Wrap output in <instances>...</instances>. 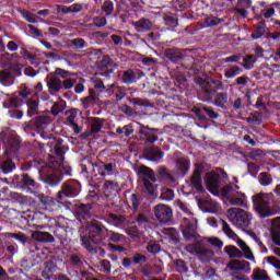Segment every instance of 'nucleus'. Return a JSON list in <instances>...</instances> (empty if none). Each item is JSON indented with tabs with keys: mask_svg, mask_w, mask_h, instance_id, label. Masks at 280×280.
Here are the masks:
<instances>
[{
	"mask_svg": "<svg viewBox=\"0 0 280 280\" xmlns=\"http://www.w3.org/2000/svg\"><path fill=\"white\" fill-rule=\"evenodd\" d=\"M37 170L39 180L48 185V187H58L62 183V175L58 174L51 166L47 165L43 160H30L22 162L21 172H30V170Z\"/></svg>",
	"mask_w": 280,
	"mask_h": 280,
	"instance_id": "obj_1",
	"label": "nucleus"
},
{
	"mask_svg": "<svg viewBox=\"0 0 280 280\" xmlns=\"http://www.w3.org/2000/svg\"><path fill=\"white\" fill-rule=\"evenodd\" d=\"M104 231L106 226L97 220H91L85 222V235H81V246L90 253V255H97L98 244L104 242Z\"/></svg>",
	"mask_w": 280,
	"mask_h": 280,
	"instance_id": "obj_2",
	"label": "nucleus"
},
{
	"mask_svg": "<svg viewBox=\"0 0 280 280\" xmlns=\"http://www.w3.org/2000/svg\"><path fill=\"white\" fill-rule=\"evenodd\" d=\"M196 84H199L201 89L198 95L201 102L213 104L217 108L226 110V104H229V92H218V90L211 88V84L207 83V80L202 77H198L196 79Z\"/></svg>",
	"mask_w": 280,
	"mask_h": 280,
	"instance_id": "obj_3",
	"label": "nucleus"
},
{
	"mask_svg": "<svg viewBox=\"0 0 280 280\" xmlns=\"http://www.w3.org/2000/svg\"><path fill=\"white\" fill-rule=\"evenodd\" d=\"M254 210L262 220L266 218H272L280 211L279 206L270 207V195L266 192H259L252 197Z\"/></svg>",
	"mask_w": 280,
	"mask_h": 280,
	"instance_id": "obj_4",
	"label": "nucleus"
},
{
	"mask_svg": "<svg viewBox=\"0 0 280 280\" xmlns=\"http://www.w3.org/2000/svg\"><path fill=\"white\" fill-rule=\"evenodd\" d=\"M229 180V174L221 167L206 173V187L212 196H220V188Z\"/></svg>",
	"mask_w": 280,
	"mask_h": 280,
	"instance_id": "obj_5",
	"label": "nucleus"
},
{
	"mask_svg": "<svg viewBox=\"0 0 280 280\" xmlns=\"http://www.w3.org/2000/svg\"><path fill=\"white\" fill-rule=\"evenodd\" d=\"M82 191V184L77 179H68L61 185V191L57 194L58 205L63 207H71V201H68L67 198H78Z\"/></svg>",
	"mask_w": 280,
	"mask_h": 280,
	"instance_id": "obj_6",
	"label": "nucleus"
},
{
	"mask_svg": "<svg viewBox=\"0 0 280 280\" xmlns=\"http://www.w3.org/2000/svg\"><path fill=\"white\" fill-rule=\"evenodd\" d=\"M0 141L5 145L4 156H13L19 159V150H21V136L16 135L15 131H1Z\"/></svg>",
	"mask_w": 280,
	"mask_h": 280,
	"instance_id": "obj_7",
	"label": "nucleus"
},
{
	"mask_svg": "<svg viewBox=\"0 0 280 280\" xmlns=\"http://www.w3.org/2000/svg\"><path fill=\"white\" fill-rule=\"evenodd\" d=\"M12 183L16 189H21L22 191H32L40 188V184L30 176L28 173L13 175Z\"/></svg>",
	"mask_w": 280,
	"mask_h": 280,
	"instance_id": "obj_8",
	"label": "nucleus"
},
{
	"mask_svg": "<svg viewBox=\"0 0 280 280\" xmlns=\"http://www.w3.org/2000/svg\"><path fill=\"white\" fill-rule=\"evenodd\" d=\"M185 250L186 253H189V255L198 257L202 264H205V261H209L210 257H213V250L206 248L202 241H197L192 244L186 245Z\"/></svg>",
	"mask_w": 280,
	"mask_h": 280,
	"instance_id": "obj_9",
	"label": "nucleus"
},
{
	"mask_svg": "<svg viewBox=\"0 0 280 280\" xmlns=\"http://www.w3.org/2000/svg\"><path fill=\"white\" fill-rule=\"evenodd\" d=\"M49 124V117L47 116H37L30 121H25L22 124V128L26 135H32L35 137V132H44L45 128H47Z\"/></svg>",
	"mask_w": 280,
	"mask_h": 280,
	"instance_id": "obj_10",
	"label": "nucleus"
},
{
	"mask_svg": "<svg viewBox=\"0 0 280 280\" xmlns=\"http://www.w3.org/2000/svg\"><path fill=\"white\" fill-rule=\"evenodd\" d=\"M229 213L234 215V218L231 219L232 223L238 226V229H242V231L245 232L246 229L250 226V215L245 210L241 208H230Z\"/></svg>",
	"mask_w": 280,
	"mask_h": 280,
	"instance_id": "obj_11",
	"label": "nucleus"
},
{
	"mask_svg": "<svg viewBox=\"0 0 280 280\" xmlns=\"http://www.w3.org/2000/svg\"><path fill=\"white\" fill-rule=\"evenodd\" d=\"M56 156H50L48 164L49 167H60L65 163V154L67 153V147L62 144V139H59L54 147Z\"/></svg>",
	"mask_w": 280,
	"mask_h": 280,
	"instance_id": "obj_12",
	"label": "nucleus"
},
{
	"mask_svg": "<svg viewBox=\"0 0 280 280\" xmlns=\"http://www.w3.org/2000/svg\"><path fill=\"white\" fill-rule=\"evenodd\" d=\"M140 141H145V143H156L159 141L160 129L150 128L148 126H140L139 128Z\"/></svg>",
	"mask_w": 280,
	"mask_h": 280,
	"instance_id": "obj_13",
	"label": "nucleus"
},
{
	"mask_svg": "<svg viewBox=\"0 0 280 280\" xmlns=\"http://www.w3.org/2000/svg\"><path fill=\"white\" fill-rule=\"evenodd\" d=\"M154 215L161 224H167L172 220V208L167 205L160 203L154 207Z\"/></svg>",
	"mask_w": 280,
	"mask_h": 280,
	"instance_id": "obj_14",
	"label": "nucleus"
},
{
	"mask_svg": "<svg viewBox=\"0 0 280 280\" xmlns=\"http://www.w3.org/2000/svg\"><path fill=\"white\" fill-rule=\"evenodd\" d=\"M145 73L139 69H127L122 71L121 82L122 84H137Z\"/></svg>",
	"mask_w": 280,
	"mask_h": 280,
	"instance_id": "obj_15",
	"label": "nucleus"
},
{
	"mask_svg": "<svg viewBox=\"0 0 280 280\" xmlns=\"http://www.w3.org/2000/svg\"><path fill=\"white\" fill-rule=\"evenodd\" d=\"M93 205L92 203H80L77 205L75 218L79 222H86L93 218Z\"/></svg>",
	"mask_w": 280,
	"mask_h": 280,
	"instance_id": "obj_16",
	"label": "nucleus"
},
{
	"mask_svg": "<svg viewBox=\"0 0 280 280\" xmlns=\"http://www.w3.org/2000/svg\"><path fill=\"white\" fill-rule=\"evenodd\" d=\"M190 187L196 189L199 194L205 191V187L202 186V167H195L192 175L190 176Z\"/></svg>",
	"mask_w": 280,
	"mask_h": 280,
	"instance_id": "obj_17",
	"label": "nucleus"
},
{
	"mask_svg": "<svg viewBox=\"0 0 280 280\" xmlns=\"http://www.w3.org/2000/svg\"><path fill=\"white\" fill-rule=\"evenodd\" d=\"M38 241H31L26 242V253L27 255H31V257H35L36 259H45L47 257V254L43 252V248H40L37 244Z\"/></svg>",
	"mask_w": 280,
	"mask_h": 280,
	"instance_id": "obj_18",
	"label": "nucleus"
},
{
	"mask_svg": "<svg viewBox=\"0 0 280 280\" xmlns=\"http://www.w3.org/2000/svg\"><path fill=\"white\" fill-rule=\"evenodd\" d=\"M184 222L186 224L182 229V234L184 240H186V242H191V240H196L197 238L196 224H194V222L189 221V219L187 218H184Z\"/></svg>",
	"mask_w": 280,
	"mask_h": 280,
	"instance_id": "obj_19",
	"label": "nucleus"
},
{
	"mask_svg": "<svg viewBox=\"0 0 280 280\" xmlns=\"http://www.w3.org/2000/svg\"><path fill=\"white\" fill-rule=\"evenodd\" d=\"M138 176L141 178L142 183H156V174L154 171L145 165H141L138 168Z\"/></svg>",
	"mask_w": 280,
	"mask_h": 280,
	"instance_id": "obj_20",
	"label": "nucleus"
},
{
	"mask_svg": "<svg viewBox=\"0 0 280 280\" xmlns=\"http://www.w3.org/2000/svg\"><path fill=\"white\" fill-rule=\"evenodd\" d=\"M4 156L5 159L0 164V170L2 174H12V172L16 170V163H14V161H21V156H19L18 160L11 155H4Z\"/></svg>",
	"mask_w": 280,
	"mask_h": 280,
	"instance_id": "obj_21",
	"label": "nucleus"
},
{
	"mask_svg": "<svg viewBox=\"0 0 280 280\" xmlns=\"http://www.w3.org/2000/svg\"><path fill=\"white\" fill-rule=\"evenodd\" d=\"M196 115L199 117L200 121H205L207 117H209V119H218V117H220V114L211 106H203L197 109Z\"/></svg>",
	"mask_w": 280,
	"mask_h": 280,
	"instance_id": "obj_22",
	"label": "nucleus"
},
{
	"mask_svg": "<svg viewBox=\"0 0 280 280\" xmlns=\"http://www.w3.org/2000/svg\"><path fill=\"white\" fill-rule=\"evenodd\" d=\"M32 238L35 242H40L42 244H54V242H56V240L54 238V235H51L49 232H43V231L33 232Z\"/></svg>",
	"mask_w": 280,
	"mask_h": 280,
	"instance_id": "obj_23",
	"label": "nucleus"
},
{
	"mask_svg": "<svg viewBox=\"0 0 280 280\" xmlns=\"http://www.w3.org/2000/svg\"><path fill=\"white\" fill-rule=\"evenodd\" d=\"M46 86H48V91L51 95L60 93V90L62 89V80L58 77H51L50 79L46 78Z\"/></svg>",
	"mask_w": 280,
	"mask_h": 280,
	"instance_id": "obj_24",
	"label": "nucleus"
},
{
	"mask_svg": "<svg viewBox=\"0 0 280 280\" xmlns=\"http://www.w3.org/2000/svg\"><path fill=\"white\" fill-rule=\"evenodd\" d=\"M93 167H97L98 170V174L101 176H112L113 172H115V170H117V164L115 163H104L102 162L101 165H96L92 163Z\"/></svg>",
	"mask_w": 280,
	"mask_h": 280,
	"instance_id": "obj_25",
	"label": "nucleus"
},
{
	"mask_svg": "<svg viewBox=\"0 0 280 280\" xmlns=\"http://www.w3.org/2000/svg\"><path fill=\"white\" fill-rule=\"evenodd\" d=\"M54 272H58V265L54 260H47L42 271L43 279L51 280Z\"/></svg>",
	"mask_w": 280,
	"mask_h": 280,
	"instance_id": "obj_26",
	"label": "nucleus"
},
{
	"mask_svg": "<svg viewBox=\"0 0 280 280\" xmlns=\"http://www.w3.org/2000/svg\"><path fill=\"white\" fill-rule=\"evenodd\" d=\"M67 229H69V226L60 224L59 221H57L55 223V226L52 228V233L55 237H58L61 244H63V242H67Z\"/></svg>",
	"mask_w": 280,
	"mask_h": 280,
	"instance_id": "obj_27",
	"label": "nucleus"
},
{
	"mask_svg": "<svg viewBox=\"0 0 280 280\" xmlns=\"http://www.w3.org/2000/svg\"><path fill=\"white\" fill-rule=\"evenodd\" d=\"M164 56L167 60L173 62L174 65L180 62L183 60V52L178 48H168L165 50Z\"/></svg>",
	"mask_w": 280,
	"mask_h": 280,
	"instance_id": "obj_28",
	"label": "nucleus"
},
{
	"mask_svg": "<svg viewBox=\"0 0 280 280\" xmlns=\"http://www.w3.org/2000/svg\"><path fill=\"white\" fill-rule=\"evenodd\" d=\"M4 238L5 240H15V242H19L23 246H25L27 244V242H30V236L25 235L22 232H18V233L5 232Z\"/></svg>",
	"mask_w": 280,
	"mask_h": 280,
	"instance_id": "obj_29",
	"label": "nucleus"
},
{
	"mask_svg": "<svg viewBox=\"0 0 280 280\" xmlns=\"http://www.w3.org/2000/svg\"><path fill=\"white\" fill-rule=\"evenodd\" d=\"M69 48L74 51H81V49H88L89 42H85L82 37H75L69 40Z\"/></svg>",
	"mask_w": 280,
	"mask_h": 280,
	"instance_id": "obj_30",
	"label": "nucleus"
},
{
	"mask_svg": "<svg viewBox=\"0 0 280 280\" xmlns=\"http://www.w3.org/2000/svg\"><path fill=\"white\" fill-rule=\"evenodd\" d=\"M144 156H145L147 161L156 162V161H161V159H163V156H165V152H163L161 150H154V148H148L144 151Z\"/></svg>",
	"mask_w": 280,
	"mask_h": 280,
	"instance_id": "obj_31",
	"label": "nucleus"
},
{
	"mask_svg": "<svg viewBox=\"0 0 280 280\" xmlns=\"http://www.w3.org/2000/svg\"><path fill=\"white\" fill-rule=\"evenodd\" d=\"M176 167L182 176H187L189 167H191V162L189 161V158H179L176 161Z\"/></svg>",
	"mask_w": 280,
	"mask_h": 280,
	"instance_id": "obj_32",
	"label": "nucleus"
},
{
	"mask_svg": "<svg viewBox=\"0 0 280 280\" xmlns=\"http://www.w3.org/2000/svg\"><path fill=\"white\" fill-rule=\"evenodd\" d=\"M0 84H2V86H12V84H14V77L12 75V71H0Z\"/></svg>",
	"mask_w": 280,
	"mask_h": 280,
	"instance_id": "obj_33",
	"label": "nucleus"
},
{
	"mask_svg": "<svg viewBox=\"0 0 280 280\" xmlns=\"http://www.w3.org/2000/svg\"><path fill=\"white\" fill-rule=\"evenodd\" d=\"M133 26L136 27V30H139L140 32H150V30H152V21L142 18L139 21L133 22Z\"/></svg>",
	"mask_w": 280,
	"mask_h": 280,
	"instance_id": "obj_34",
	"label": "nucleus"
},
{
	"mask_svg": "<svg viewBox=\"0 0 280 280\" xmlns=\"http://www.w3.org/2000/svg\"><path fill=\"white\" fill-rule=\"evenodd\" d=\"M224 253H226L231 259H242V257H244V253L234 245L225 246Z\"/></svg>",
	"mask_w": 280,
	"mask_h": 280,
	"instance_id": "obj_35",
	"label": "nucleus"
},
{
	"mask_svg": "<svg viewBox=\"0 0 280 280\" xmlns=\"http://www.w3.org/2000/svg\"><path fill=\"white\" fill-rule=\"evenodd\" d=\"M69 264L74 268H82V266H84V256L80 253L71 254L69 256Z\"/></svg>",
	"mask_w": 280,
	"mask_h": 280,
	"instance_id": "obj_36",
	"label": "nucleus"
},
{
	"mask_svg": "<svg viewBox=\"0 0 280 280\" xmlns=\"http://www.w3.org/2000/svg\"><path fill=\"white\" fill-rule=\"evenodd\" d=\"M158 174L162 180H166L167 183H176V178L174 177V175H172L170 170L164 166L158 170Z\"/></svg>",
	"mask_w": 280,
	"mask_h": 280,
	"instance_id": "obj_37",
	"label": "nucleus"
},
{
	"mask_svg": "<svg viewBox=\"0 0 280 280\" xmlns=\"http://www.w3.org/2000/svg\"><path fill=\"white\" fill-rule=\"evenodd\" d=\"M162 19L167 27H178V18H176V15L172 13H164Z\"/></svg>",
	"mask_w": 280,
	"mask_h": 280,
	"instance_id": "obj_38",
	"label": "nucleus"
},
{
	"mask_svg": "<svg viewBox=\"0 0 280 280\" xmlns=\"http://www.w3.org/2000/svg\"><path fill=\"white\" fill-rule=\"evenodd\" d=\"M133 133H135V126L132 124L116 128V135H122L124 137H130Z\"/></svg>",
	"mask_w": 280,
	"mask_h": 280,
	"instance_id": "obj_39",
	"label": "nucleus"
},
{
	"mask_svg": "<svg viewBox=\"0 0 280 280\" xmlns=\"http://www.w3.org/2000/svg\"><path fill=\"white\" fill-rule=\"evenodd\" d=\"M27 106V117H34L38 113V101L28 100L26 101Z\"/></svg>",
	"mask_w": 280,
	"mask_h": 280,
	"instance_id": "obj_40",
	"label": "nucleus"
},
{
	"mask_svg": "<svg viewBox=\"0 0 280 280\" xmlns=\"http://www.w3.org/2000/svg\"><path fill=\"white\" fill-rule=\"evenodd\" d=\"M102 128H104V120L101 118H94L91 124L90 135H97Z\"/></svg>",
	"mask_w": 280,
	"mask_h": 280,
	"instance_id": "obj_41",
	"label": "nucleus"
},
{
	"mask_svg": "<svg viewBox=\"0 0 280 280\" xmlns=\"http://www.w3.org/2000/svg\"><path fill=\"white\" fill-rule=\"evenodd\" d=\"M242 73V68L240 66H233L230 69L225 70L224 77L226 80H233V78H237Z\"/></svg>",
	"mask_w": 280,
	"mask_h": 280,
	"instance_id": "obj_42",
	"label": "nucleus"
},
{
	"mask_svg": "<svg viewBox=\"0 0 280 280\" xmlns=\"http://www.w3.org/2000/svg\"><path fill=\"white\" fill-rule=\"evenodd\" d=\"M264 34H266V25L264 23H260L256 26V28L252 33V38L253 40H259V38H261Z\"/></svg>",
	"mask_w": 280,
	"mask_h": 280,
	"instance_id": "obj_43",
	"label": "nucleus"
},
{
	"mask_svg": "<svg viewBox=\"0 0 280 280\" xmlns=\"http://www.w3.org/2000/svg\"><path fill=\"white\" fill-rule=\"evenodd\" d=\"M20 54L24 60H28V62L34 67H38V62H36V55L30 52L27 49H23Z\"/></svg>",
	"mask_w": 280,
	"mask_h": 280,
	"instance_id": "obj_44",
	"label": "nucleus"
},
{
	"mask_svg": "<svg viewBox=\"0 0 280 280\" xmlns=\"http://www.w3.org/2000/svg\"><path fill=\"white\" fill-rule=\"evenodd\" d=\"M102 11L105 13V16H110L115 11V3L113 0H106L102 5Z\"/></svg>",
	"mask_w": 280,
	"mask_h": 280,
	"instance_id": "obj_45",
	"label": "nucleus"
},
{
	"mask_svg": "<svg viewBox=\"0 0 280 280\" xmlns=\"http://www.w3.org/2000/svg\"><path fill=\"white\" fill-rule=\"evenodd\" d=\"M246 266H250V262L246 260H233L232 265H230V268L232 270H246Z\"/></svg>",
	"mask_w": 280,
	"mask_h": 280,
	"instance_id": "obj_46",
	"label": "nucleus"
},
{
	"mask_svg": "<svg viewBox=\"0 0 280 280\" xmlns=\"http://www.w3.org/2000/svg\"><path fill=\"white\" fill-rule=\"evenodd\" d=\"M258 58L255 57V55H247L243 58V62L241 63L242 67H244V69L250 70V66L249 65H255V62H257Z\"/></svg>",
	"mask_w": 280,
	"mask_h": 280,
	"instance_id": "obj_47",
	"label": "nucleus"
},
{
	"mask_svg": "<svg viewBox=\"0 0 280 280\" xmlns=\"http://www.w3.org/2000/svg\"><path fill=\"white\" fill-rule=\"evenodd\" d=\"M207 84H210V89H213L214 91H224V83L218 79H209L208 81L206 80Z\"/></svg>",
	"mask_w": 280,
	"mask_h": 280,
	"instance_id": "obj_48",
	"label": "nucleus"
},
{
	"mask_svg": "<svg viewBox=\"0 0 280 280\" xmlns=\"http://www.w3.org/2000/svg\"><path fill=\"white\" fill-rule=\"evenodd\" d=\"M160 198L166 202L174 200V190L171 188H162Z\"/></svg>",
	"mask_w": 280,
	"mask_h": 280,
	"instance_id": "obj_49",
	"label": "nucleus"
},
{
	"mask_svg": "<svg viewBox=\"0 0 280 280\" xmlns=\"http://www.w3.org/2000/svg\"><path fill=\"white\" fill-rule=\"evenodd\" d=\"M142 185L144 186V192L148 194V196H156V187L154 186V182H144Z\"/></svg>",
	"mask_w": 280,
	"mask_h": 280,
	"instance_id": "obj_50",
	"label": "nucleus"
},
{
	"mask_svg": "<svg viewBox=\"0 0 280 280\" xmlns=\"http://www.w3.org/2000/svg\"><path fill=\"white\" fill-rule=\"evenodd\" d=\"M108 220L110 222H113L114 224H126V217L124 215H119V214H115V213H109L108 214Z\"/></svg>",
	"mask_w": 280,
	"mask_h": 280,
	"instance_id": "obj_51",
	"label": "nucleus"
},
{
	"mask_svg": "<svg viewBox=\"0 0 280 280\" xmlns=\"http://www.w3.org/2000/svg\"><path fill=\"white\" fill-rule=\"evenodd\" d=\"M172 7L177 12H183V10H187V0H173Z\"/></svg>",
	"mask_w": 280,
	"mask_h": 280,
	"instance_id": "obj_52",
	"label": "nucleus"
},
{
	"mask_svg": "<svg viewBox=\"0 0 280 280\" xmlns=\"http://www.w3.org/2000/svg\"><path fill=\"white\" fill-rule=\"evenodd\" d=\"M23 115H24L23 110L18 109V108H10L9 112H8V116L11 119L21 120V119H23Z\"/></svg>",
	"mask_w": 280,
	"mask_h": 280,
	"instance_id": "obj_53",
	"label": "nucleus"
},
{
	"mask_svg": "<svg viewBox=\"0 0 280 280\" xmlns=\"http://www.w3.org/2000/svg\"><path fill=\"white\" fill-rule=\"evenodd\" d=\"M94 27H106L108 25V21L104 16H94L92 20Z\"/></svg>",
	"mask_w": 280,
	"mask_h": 280,
	"instance_id": "obj_54",
	"label": "nucleus"
},
{
	"mask_svg": "<svg viewBox=\"0 0 280 280\" xmlns=\"http://www.w3.org/2000/svg\"><path fill=\"white\" fill-rule=\"evenodd\" d=\"M67 118L66 121H68V125L75 122V119L78 118V109L71 108L66 112Z\"/></svg>",
	"mask_w": 280,
	"mask_h": 280,
	"instance_id": "obj_55",
	"label": "nucleus"
},
{
	"mask_svg": "<svg viewBox=\"0 0 280 280\" xmlns=\"http://www.w3.org/2000/svg\"><path fill=\"white\" fill-rule=\"evenodd\" d=\"M39 200L46 207H56V199L50 196L40 195Z\"/></svg>",
	"mask_w": 280,
	"mask_h": 280,
	"instance_id": "obj_56",
	"label": "nucleus"
},
{
	"mask_svg": "<svg viewBox=\"0 0 280 280\" xmlns=\"http://www.w3.org/2000/svg\"><path fill=\"white\" fill-rule=\"evenodd\" d=\"M259 183L262 185V187H268V185L272 183V177L268 175V173H260Z\"/></svg>",
	"mask_w": 280,
	"mask_h": 280,
	"instance_id": "obj_57",
	"label": "nucleus"
},
{
	"mask_svg": "<svg viewBox=\"0 0 280 280\" xmlns=\"http://www.w3.org/2000/svg\"><path fill=\"white\" fill-rule=\"evenodd\" d=\"M175 268H176L177 272H180V273L188 272V270H189L185 260H183V259H177L175 261Z\"/></svg>",
	"mask_w": 280,
	"mask_h": 280,
	"instance_id": "obj_58",
	"label": "nucleus"
},
{
	"mask_svg": "<svg viewBox=\"0 0 280 280\" xmlns=\"http://www.w3.org/2000/svg\"><path fill=\"white\" fill-rule=\"evenodd\" d=\"M222 222V231L223 233H225V235L228 237H234L235 236V232L231 229V225H229V223L226 221H224L223 219H221Z\"/></svg>",
	"mask_w": 280,
	"mask_h": 280,
	"instance_id": "obj_59",
	"label": "nucleus"
},
{
	"mask_svg": "<svg viewBox=\"0 0 280 280\" xmlns=\"http://www.w3.org/2000/svg\"><path fill=\"white\" fill-rule=\"evenodd\" d=\"M77 82V79H71V77H69L68 79L61 81V86L65 89V91H69V89H73V85H75Z\"/></svg>",
	"mask_w": 280,
	"mask_h": 280,
	"instance_id": "obj_60",
	"label": "nucleus"
},
{
	"mask_svg": "<svg viewBox=\"0 0 280 280\" xmlns=\"http://www.w3.org/2000/svg\"><path fill=\"white\" fill-rule=\"evenodd\" d=\"M108 237H109V242H114L115 244H118V242H121V240H125L126 236L124 234L109 231Z\"/></svg>",
	"mask_w": 280,
	"mask_h": 280,
	"instance_id": "obj_61",
	"label": "nucleus"
},
{
	"mask_svg": "<svg viewBox=\"0 0 280 280\" xmlns=\"http://www.w3.org/2000/svg\"><path fill=\"white\" fill-rule=\"evenodd\" d=\"M147 250L151 253V255H158V253H161V245L159 243H149Z\"/></svg>",
	"mask_w": 280,
	"mask_h": 280,
	"instance_id": "obj_62",
	"label": "nucleus"
},
{
	"mask_svg": "<svg viewBox=\"0 0 280 280\" xmlns=\"http://www.w3.org/2000/svg\"><path fill=\"white\" fill-rule=\"evenodd\" d=\"M22 16L25 21H27V23H36V19H38L37 15L30 11H22Z\"/></svg>",
	"mask_w": 280,
	"mask_h": 280,
	"instance_id": "obj_63",
	"label": "nucleus"
},
{
	"mask_svg": "<svg viewBox=\"0 0 280 280\" xmlns=\"http://www.w3.org/2000/svg\"><path fill=\"white\" fill-rule=\"evenodd\" d=\"M128 102L133 106H148V101L139 97L128 98Z\"/></svg>",
	"mask_w": 280,
	"mask_h": 280,
	"instance_id": "obj_64",
	"label": "nucleus"
}]
</instances>
